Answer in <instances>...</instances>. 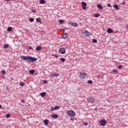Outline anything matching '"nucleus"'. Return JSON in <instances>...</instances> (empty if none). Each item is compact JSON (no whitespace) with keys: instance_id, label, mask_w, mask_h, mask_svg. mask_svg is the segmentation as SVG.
<instances>
[{"instance_id":"obj_35","label":"nucleus","mask_w":128,"mask_h":128,"mask_svg":"<svg viewBox=\"0 0 128 128\" xmlns=\"http://www.w3.org/2000/svg\"><path fill=\"white\" fill-rule=\"evenodd\" d=\"M107 6L108 8H112V5H110V4H107Z\"/></svg>"},{"instance_id":"obj_20","label":"nucleus","mask_w":128,"mask_h":128,"mask_svg":"<svg viewBox=\"0 0 128 128\" xmlns=\"http://www.w3.org/2000/svg\"><path fill=\"white\" fill-rule=\"evenodd\" d=\"M40 2L41 4H46V1L44 0H40Z\"/></svg>"},{"instance_id":"obj_13","label":"nucleus","mask_w":128,"mask_h":128,"mask_svg":"<svg viewBox=\"0 0 128 128\" xmlns=\"http://www.w3.org/2000/svg\"><path fill=\"white\" fill-rule=\"evenodd\" d=\"M52 117L53 118H58V114H53L52 116Z\"/></svg>"},{"instance_id":"obj_42","label":"nucleus","mask_w":128,"mask_h":128,"mask_svg":"<svg viewBox=\"0 0 128 128\" xmlns=\"http://www.w3.org/2000/svg\"><path fill=\"white\" fill-rule=\"evenodd\" d=\"M28 48H29V50H32V46H29Z\"/></svg>"},{"instance_id":"obj_18","label":"nucleus","mask_w":128,"mask_h":128,"mask_svg":"<svg viewBox=\"0 0 128 128\" xmlns=\"http://www.w3.org/2000/svg\"><path fill=\"white\" fill-rule=\"evenodd\" d=\"M46 94L45 92H41L40 94V96H46Z\"/></svg>"},{"instance_id":"obj_34","label":"nucleus","mask_w":128,"mask_h":128,"mask_svg":"<svg viewBox=\"0 0 128 128\" xmlns=\"http://www.w3.org/2000/svg\"><path fill=\"white\" fill-rule=\"evenodd\" d=\"M54 108L55 110H58V108H60V107L58 106H56Z\"/></svg>"},{"instance_id":"obj_11","label":"nucleus","mask_w":128,"mask_h":128,"mask_svg":"<svg viewBox=\"0 0 128 128\" xmlns=\"http://www.w3.org/2000/svg\"><path fill=\"white\" fill-rule=\"evenodd\" d=\"M114 32V31L112 30V29L109 28L107 30V32L108 34H112V32Z\"/></svg>"},{"instance_id":"obj_26","label":"nucleus","mask_w":128,"mask_h":128,"mask_svg":"<svg viewBox=\"0 0 128 128\" xmlns=\"http://www.w3.org/2000/svg\"><path fill=\"white\" fill-rule=\"evenodd\" d=\"M88 84H92V80H88Z\"/></svg>"},{"instance_id":"obj_4","label":"nucleus","mask_w":128,"mask_h":128,"mask_svg":"<svg viewBox=\"0 0 128 128\" xmlns=\"http://www.w3.org/2000/svg\"><path fill=\"white\" fill-rule=\"evenodd\" d=\"M108 122L105 120H102L100 121V124H101L102 126H106Z\"/></svg>"},{"instance_id":"obj_43","label":"nucleus","mask_w":128,"mask_h":128,"mask_svg":"<svg viewBox=\"0 0 128 128\" xmlns=\"http://www.w3.org/2000/svg\"><path fill=\"white\" fill-rule=\"evenodd\" d=\"M32 12H36V10H32Z\"/></svg>"},{"instance_id":"obj_25","label":"nucleus","mask_w":128,"mask_h":128,"mask_svg":"<svg viewBox=\"0 0 128 128\" xmlns=\"http://www.w3.org/2000/svg\"><path fill=\"white\" fill-rule=\"evenodd\" d=\"M60 60H61V62H66V58H61L60 59Z\"/></svg>"},{"instance_id":"obj_23","label":"nucleus","mask_w":128,"mask_h":128,"mask_svg":"<svg viewBox=\"0 0 128 128\" xmlns=\"http://www.w3.org/2000/svg\"><path fill=\"white\" fill-rule=\"evenodd\" d=\"M114 8H116V10H118V6L117 4H114Z\"/></svg>"},{"instance_id":"obj_10","label":"nucleus","mask_w":128,"mask_h":128,"mask_svg":"<svg viewBox=\"0 0 128 128\" xmlns=\"http://www.w3.org/2000/svg\"><path fill=\"white\" fill-rule=\"evenodd\" d=\"M69 24L71 25L72 26H74V28H76V26H78V24L76 23L70 22Z\"/></svg>"},{"instance_id":"obj_39","label":"nucleus","mask_w":128,"mask_h":128,"mask_svg":"<svg viewBox=\"0 0 128 128\" xmlns=\"http://www.w3.org/2000/svg\"><path fill=\"white\" fill-rule=\"evenodd\" d=\"M22 102L23 104H24V102H26L24 101V100L22 99Z\"/></svg>"},{"instance_id":"obj_30","label":"nucleus","mask_w":128,"mask_h":128,"mask_svg":"<svg viewBox=\"0 0 128 128\" xmlns=\"http://www.w3.org/2000/svg\"><path fill=\"white\" fill-rule=\"evenodd\" d=\"M34 20V19L33 18H30V22H32Z\"/></svg>"},{"instance_id":"obj_22","label":"nucleus","mask_w":128,"mask_h":128,"mask_svg":"<svg viewBox=\"0 0 128 128\" xmlns=\"http://www.w3.org/2000/svg\"><path fill=\"white\" fill-rule=\"evenodd\" d=\"M7 30H8V32H12V28L8 27L7 29Z\"/></svg>"},{"instance_id":"obj_6","label":"nucleus","mask_w":128,"mask_h":128,"mask_svg":"<svg viewBox=\"0 0 128 128\" xmlns=\"http://www.w3.org/2000/svg\"><path fill=\"white\" fill-rule=\"evenodd\" d=\"M86 72H81L80 75V78H86Z\"/></svg>"},{"instance_id":"obj_19","label":"nucleus","mask_w":128,"mask_h":128,"mask_svg":"<svg viewBox=\"0 0 128 128\" xmlns=\"http://www.w3.org/2000/svg\"><path fill=\"white\" fill-rule=\"evenodd\" d=\"M29 74H34V70H30L29 71Z\"/></svg>"},{"instance_id":"obj_7","label":"nucleus","mask_w":128,"mask_h":128,"mask_svg":"<svg viewBox=\"0 0 128 128\" xmlns=\"http://www.w3.org/2000/svg\"><path fill=\"white\" fill-rule=\"evenodd\" d=\"M82 10H86V6H87V4L86 3V2H82Z\"/></svg>"},{"instance_id":"obj_47","label":"nucleus","mask_w":128,"mask_h":128,"mask_svg":"<svg viewBox=\"0 0 128 128\" xmlns=\"http://www.w3.org/2000/svg\"><path fill=\"white\" fill-rule=\"evenodd\" d=\"M108 102H110V100H108Z\"/></svg>"},{"instance_id":"obj_31","label":"nucleus","mask_w":128,"mask_h":128,"mask_svg":"<svg viewBox=\"0 0 128 128\" xmlns=\"http://www.w3.org/2000/svg\"><path fill=\"white\" fill-rule=\"evenodd\" d=\"M10 114H6V118H10Z\"/></svg>"},{"instance_id":"obj_16","label":"nucleus","mask_w":128,"mask_h":128,"mask_svg":"<svg viewBox=\"0 0 128 128\" xmlns=\"http://www.w3.org/2000/svg\"><path fill=\"white\" fill-rule=\"evenodd\" d=\"M42 46H38L36 48V50H37L38 52L40 50H42Z\"/></svg>"},{"instance_id":"obj_17","label":"nucleus","mask_w":128,"mask_h":128,"mask_svg":"<svg viewBox=\"0 0 128 128\" xmlns=\"http://www.w3.org/2000/svg\"><path fill=\"white\" fill-rule=\"evenodd\" d=\"M36 20L37 22H40V24H42V20H40V18H36Z\"/></svg>"},{"instance_id":"obj_50","label":"nucleus","mask_w":128,"mask_h":128,"mask_svg":"<svg viewBox=\"0 0 128 128\" xmlns=\"http://www.w3.org/2000/svg\"><path fill=\"white\" fill-rule=\"evenodd\" d=\"M7 0V2H10V0Z\"/></svg>"},{"instance_id":"obj_28","label":"nucleus","mask_w":128,"mask_h":128,"mask_svg":"<svg viewBox=\"0 0 128 128\" xmlns=\"http://www.w3.org/2000/svg\"><path fill=\"white\" fill-rule=\"evenodd\" d=\"M20 86H24V83L20 82Z\"/></svg>"},{"instance_id":"obj_48","label":"nucleus","mask_w":128,"mask_h":128,"mask_svg":"<svg viewBox=\"0 0 128 128\" xmlns=\"http://www.w3.org/2000/svg\"><path fill=\"white\" fill-rule=\"evenodd\" d=\"M0 108H2V105L0 104Z\"/></svg>"},{"instance_id":"obj_40","label":"nucleus","mask_w":128,"mask_h":128,"mask_svg":"<svg viewBox=\"0 0 128 128\" xmlns=\"http://www.w3.org/2000/svg\"><path fill=\"white\" fill-rule=\"evenodd\" d=\"M54 56L55 58H58V56H57L56 54H54Z\"/></svg>"},{"instance_id":"obj_3","label":"nucleus","mask_w":128,"mask_h":128,"mask_svg":"<svg viewBox=\"0 0 128 128\" xmlns=\"http://www.w3.org/2000/svg\"><path fill=\"white\" fill-rule=\"evenodd\" d=\"M94 96H90L87 98L88 102H90V104L94 102Z\"/></svg>"},{"instance_id":"obj_9","label":"nucleus","mask_w":128,"mask_h":128,"mask_svg":"<svg viewBox=\"0 0 128 128\" xmlns=\"http://www.w3.org/2000/svg\"><path fill=\"white\" fill-rule=\"evenodd\" d=\"M90 36V32L88 31L85 30L84 32V36L85 38H88Z\"/></svg>"},{"instance_id":"obj_14","label":"nucleus","mask_w":128,"mask_h":128,"mask_svg":"<svg viewBox=\"0 0 128 128\" xmlns=\"http://www.w3.org/2000/svg\"><path fill=\"white\" fill-rule=\"evenodd\" d=\"M44 122L45 126H48V120H44Z\"/></svg>"},{"instance_id":"obj_15","label":"nucleus","mask_w":128,"mask_h":128,"mask_svg":"<svg viewBox=\"0 0 128 128\" xmlns=\"http://www.w3.org/2000/svg\"><path fill=\"white\" fill-rule=\"evenodd\" d=\"M62 37L63 38H68V34L64 33L62 36Z\"/></svg>"},{"instance_id":"obj_2","label":"nucleus","mask_w":128,"mask_h":128,"mask_svg":"<svg viewBox=\"0 0 128 128\" xmlns=\"http://www.w3.org/2000/svg\"><path fill=\"white\" fill-rule=\"evenodd\" d=\"M67 114L70 118H74L76 116V112L74 110H69L67 112Z\"/></svg>"},{"instance_id":"obj_12","label":"nucleus","mask_w":128,"mask_h":128,"mask_svg":"<svg viewBox=\"0 0 128 128\" xmlns=\"http://www.w3.org/2000/svg\"><path fill=\"white\" fill-rule=\"evenodd\" d=\"M97 7L98 8H99V10H102L104 8V7H102V6L101 5V4H98L97 5Z\"/></svg>"},{"instance_id":"obj_8","label":"nucleus","mask_w":128,"mask_h":128,"mask_svg":"<svg viewBox=\"0 0 128 128\" xmlns=\"http://www.w3.org/2000/svg\"><path fill=\"white\" fill-rule=\"evenodd\" d=\"M58 76H60L58 73H53L51 74V78H58Z\"/></svg>"},{"instance_id":"obj_21","label":"nucleus","mask_w":128,"mask_h":128,"mask_svg":"<svg viewBox=\"0 0 128 128\" xmlns=\"http://www.w3.org/2000/svg\"><path fill=\"white\" fill-rule=\"evenodd\" d=\"M3 48L5 50H6V48H8V44H5L4 45Z\"/></svg>"},{"instance_id":"obj_32","label":"nucleus","mask_w":128,"mask_h":128,"mask_svg":"<svg viewBox=\"0 0 128 128\" xmlns=\"http://www.w3.org/2000/svg\"><path fill=\"white\" fill-rule=\"evenodd\" d=\"M56 109L54 107H52L50 109V112H54V110H55Z\"/></svg>"},{"instance_id":"obj_36","label":"nucleus","mask_w":128,"mask_h":128,"mask_svg":"<svg viewBox=\"0 0 128 128\" xmlns=\"http://www.w3.org/2000/svg\"><path fill=\"white\" fill-rule=\"evenodd\" d=\"M43 83L46 84H48V81H46V80H43Z\"/></svg>"},{"instance_id":"obj_49","label":"nucleus","mask_w":128,"mask_h":128,"mask_svg":"<svg viewBox=\"0 0 128 128\" xmlns=\"http://www.w3.org/2000/svg\"><path fill=\"white\" fill-rule=\"evenodd\" d=\"M64 30H66V29L64 28Z\"/></svg>"},{"instance_id":"obj_33","label":"nucleus","mask_w":128,"mask_h":128,"mask_svg":"<svg viewBox=\"0 0 128 128\" xmlns=\"http://www.w3.org/2000/svg\"><path fill=\"white\" fill-rule=\"evenodd\" d=\"M59 22L60 24H64V20H59Z\"/></svg>"},{"instance_id":"obj_37","label":"nucleus","mask_w":128,"mask_h":128,"mask_svg":"<svg viewBox=\"0 0 128 128\" xmlns=\"http://www.w3.org/2000/svg\"><path fill=\"white\" fill-rule=\"evenodd\" d=\"M2 72L3 74H6V71L5 70H2Z\"/></svg>"},{"instance_id":"obj_29","label":"nucleus","mask_w":128,"mask_h":128,"mask_svg":"<svg viewBox=\"0 0 128 128\" xmlns=\"http://www.w3.org/2000/svg\"><path fill=\"white\" fill-rule=\"evenodd\" d=\"M92 42H94V44L98 42V40L96 39H93L92 40Z\"/></svg>"},{"instance_id":"obj_44","label":"nucleus","mask_w":128,"mask_h":128,"mask_svg":"<svg viewBox=\"0 0 128 128\" xmlns=\"http://www.w3.org/2000/svg\"><path fill=\"white\" fill-rule=\"evenodd\" d=\"M122 4H126V2H124Z\"/></svg>"},{"instance_id":"obj_24","label":"nucleus","mask_w":128,"mask_h":128,"mask_svg":"<svg viewBox=\"0 0 128 128\" xmlns=\"http://www.w3.org/2000/svg\"><path fill=\"white\" fill-rule=\"evenodd\" d=\"M100 16V14H94V16L95 18H98Z\"/></svg>"},{"instance_id":"obj_38","label":"nucleus","mask_w":128,"mask_h":128,"mask_svg":"<svg viewBox=\"0 0 128 128\" xmlns=\"http://www.w3.org/2000/svg\"><path fill=\"white\" fill-rule=\"evenodd\" d=\"M122 68V66H118V68L119 70H120V68Z\"/></svg>"},{"instance_id":"obj_5","label":"nucleus","mask_w":128,"mask_h":128,"mask_svg":"<svg viewBox=\"0 0 128 128\" xmlns=\"http://www.w3.org/2000/svg\"><path fill=\"white\" fill-rule=\"evenodd\" d=\"M58 52L62 54H66V49L64 48H61L58 50Z\"/></svg>"},{"instance_id":"obj_45","label":"nucleus","mask_w":128,"mask_h":128,"mask_svg":"<svg viewBox=\"0 0 128 128\" xmlns=\"http://www.w3.org/2000/svg\"><path fill=\"white\" fill-rule=\"evenodd\" d=\"M126 28L128 30V25H126Z\"/></svg>"},{"instance_id":"obj_27","label":"nucleus","mask_w":128,"mask_h":128,"mask_svg":"<svg viewBox=\"0 0 128 128\" xmlns=\"http://www.w3.org/2000/svg\"><path fill=\"white\" fill-rule=\"evenodd\" d=\"M112 72L113 74H116V73L118 72V70H116V69L113 70L112 71Z\"/></svg>"},{"instance_id":"obj_41","label":"nucleus","mask_w":128,"mask_h":128,"mask_svg":"<svg viewBox=\"0 0 128 128\" xmlns=\"http://www.w3.org/2000/svg\"><path fill=\"white\" fill-rule=\"evenodd\" d=\"M84 126H88V122H86L84 124Z\"/></svg>"},{"instance_id":"obj_1","label":"nucleus","mask_w":128,"mask_h":128,"mask_svg":"<svg viewBox=\"0 0 128 128\" xmlns=\"http://www.w3.org/2000/svg\"><path fill=\"white\" fill-rule=\"evenodd\" d=\"M20 58L24 62H36L38 58H34L30 56H20Z\"/></svg>"},{"instance_id":"obj_46","label":"nucleus","mask_w":128,"mask_h":128,"mask_svg":"<svg viewBox=\"0 0 128 128\" xmlns=\"http://www.w3.org/2000/svg\"><path fill=\"white\" fill-rule=\"evenodd\" d=\"M71 120H74V118H70Z\"/></svg>"}]
</instances>
